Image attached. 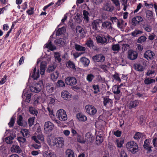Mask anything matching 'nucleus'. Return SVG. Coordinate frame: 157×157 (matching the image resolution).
Segmentation results:
<instances>
[{
  "instance_id": "f257e3e1",
  "label": "nucleus",
  "mask_w": 157,
  "mask_h": 157,
  "mask_svg": "<svg viewBox=\"0 0 157 157\" xmlns=\"http://www.w3.org/2000/svg\"><path fill=\"white\" fill-rule=\"evenodd\" d=\"M43 82L44 80L42 79L33 85L30 86V90L35 93L40 92L44 87Z\"/></svg>"
},
{
  "instance_id": "f03ea898",
  "label": "nucleus",
  "mask_w": 157,
  "mask_h": 157,
  "mask_svg": "<svg viewBox=\"0 0 157 157\" xmlns=\"http://www.w3.org/2000/svg\"><path fill=\"white\" fill-rule=\"evenodd\" d=\"M126 147L132 153H135L138 151V145L134 141H130L128 142L126 144Z\"/></svg>"
},
{
  "instance_id": "7ed1b4c3",
  "label": "nucleus",
  "mask_w": 157,
  "mask_h": 157,
  "mask_svg": "<svg viewBox=\"0 0 157 157\" xmlns=\"http://www.w3.org/2000/svg\"><path fill=\"white\" fill-rule=\"evenodd\" d=\"M53 143L54 145L59 148L62 147L64 145V139L62 137H58L55 138Z\"/></svg>"
},
{
  "instance_id": "20e7f679",
  "label": "nucleus",
  "mask_w": 157,
  "mask_h": 157,
  "mask_svg": "<svg viewBox=\"0 0 157 157\" xmlns=\"http://www.w3.org/2000/svg\"><path fill=\"white\" fill-rule=\"evenodd\" d=\"M57 116L58 119L61 121H65L67 119L66 112L63 109H60L57 111Z\"/></svg>"
},
{
  "instance_id": "39448f33",
  "label": "nucleus",
  "mask_w": 157,
  "mask_h": 157,
  "mask_svg": "<svg viewBox=\"0 0 157 157\" xmlns=\"http://www.w3.org/2000/svg\"><path fill=\"white\" fill-rule=\"evenodd\" d=\"M112 23L111 22L107 21H101V29L108 30L110 31L112 30Z\"/></svg>"
},
{
  "instance_id": "423d86ee",
  "label": "nucleus",
  "mask_w": 157,
  "mask_h": 157,
  "mask_svg": "<svg viewBox=\"0 0 157 157\" xmlns=\"http://www.w3.org/2000/svg\"><path fill=\"white\" fill-rule=\"evenodd\" d=\"M44 131L45 133L51 132L54 128V124L50 121H47L45 123Z\"/></svg>"
},
{
  "instance_id": "0eeeda50",
  "label": "nucleus",
  "mask_w": 157,
  "mask_h": 157,
  "mask_svg": "<svg viewBox=\"0 0 157 157\" xmlns=\"http://www.w3.org/2000/svg\"><path fill=\"white\" fill-rule=\"evenodd\" d=\"M155 53L150 50L146 51L144 53V57L148 61L154 59Z\"/></svg>"
},
{
  "instance_id": "6e6552de",
  "label": "nucleus",
  "mask_w": 157,
  "mask_h": 157,
  "mask_svg": "<svg viewBox=\"0 0 157 157\" xmlns=\"http://www.w3.org/2000/svg\"><path fill=\"white\" fill-rule=\"evenodd\" d=\"M86 112L90 115H94L97 112V110L93 105H87L85 106Z\"/></svg>"
},
{
  "instance_id": "1a4fd4ad",
  "label": "nucleus",
  "mask_w": 157,
  "mask_h": 157,
  "mask_svg": "<svg viewBox=\"0 0 157 157\" xmlns=\"http://www.w3.org/2000/svg\"><path fill=\"white\" fill-rule=\"evenodd\" d=\"M101 21L98 19L94 20L92 23V27L93 29L96 30L101 29Z\"/></svg>"
},
{
  "instance_id": "9d476101",
  "label": "nucleus",
  "mask_w": 157,
  "mask_h": 157,
  "mask_svg": "<svg viewBox=\"0 0 157 157\" xmlns=\"http://www.w3.org/2000/svg\"><path fill=\"white\" fill-rule=\"evenodd\" d=\"M65 82L68 85L74 86L77 83V80L75 77H69L65 79Z\"/></svg>"
},
{
  "instance_id": "9b49d317",
  "label": "nucleus",
  "mask_w": 157,
  "mask_h": 157,
  "mask_svg": "<svg viewBox=\"0 0 157 157\" xmlns=\"http://www.w3.org/2000/svg\"><path fill=\"white\" fill-rule=\"evenodd\" d=\"M128 58L129 59L134 60L137 58L138 53L136 51L130 50L128 51Z\"/></svg>"
},
{
  "instance_id": "f8f14e48",
  "label": "nucleus",
  "mask_w": 157,
  "mask_h": 157,
  "mask_svg": "<svg viewBox=\"0 0 157 157\" xmlns=\"http://www.w3.org/2000/svg\"><path fill=\"white\" fill-rule=\"evenodd\" d=\"M145 13L146 14V18L148 21L151 22L155 20V18L153 15V12L152 11L147 10Z\"/></svg>"
},
{
  "instance_id": "ddd939ff",
  "label": "nucleus",
  "mask_w": 157,
  "mask_h": 157,
  "mask_svg": "<svg viewBox=\"0 0 157 157\" xmlns=\"http://www.w3.org/2000/svg\"><path fill=\"white\" fill-rule=\"evenodd\" d=\"M143 18L141 16H137L133 17L132 20V24L134 26H136L138 25L139 23L142 21Z\"/></svg>"
},
{
  "instance_id": "4468645a",
  "label": "nucleus",
  "mask_w": 157,
  "mask_h": 157,
  "mask_svg": "<svg viewBox=\"0 0 157 157\" xmlns=\"http://www.w3.org/2000/svg\"><path fill=\"white\" fill-rule=\"evenodd\" d=\"M93 59L95 62H103L105 60V57L102 55H96L93 57Z\"/></svg>"
},
{
  "instance_id": "2eb2a0df",
  "label": "nucleus",
  "mask_w": 157,
  "mask_h": 157,
  "mask_svg": "<svg viewBox=\"0 0 157 157\" xmlns=\"http://www.w3.org/2000/svg\"><path fill=\"white\" fill-rule=\"evenodd\" d=\"M150 143L149 142V140L148 139H146L144 141L143 147L144 149H145L147 151L149 152H151L152 151L151 148L153 147L150 146Z\"/></svg>"
},
{
  "instance_id": "dca6fc26",
  "label": "nucleus",
  "mask_w": 157,
  "mask_h": 157,
  "mask_svg": "<svg viewBox=\"0 0 157 157\" xmlns=\"http://www.w3.org/2000/svg\"><path fill=\"white\" fill-rule=\"evenodd\" d=\"M103 103L105 106L111 107L112 106L113 101L112 100L109 99L108 97H105L104 98Z\"/></svg>"
},
{
  "instance_id": "f3484780",
  "label": "nucleus",
  "mask_w": 157,
  "mask_h": 157,
  "mask_svg": "<svg viewBox=\"0 0 157 157\" xmlns=\"http://www.w3.org/2000/svg\"><path fill=\"white\" fill-rule=\"evenodd\" d=\"M32 74L31 77L34 80L36 79L39 77V70L38 69L37 71L36 67H34L33 70L32 72Z\"/></svg>"
},
{
  "instance_id": "a211bd4d",
  "label": "nucleus",
  "mask_w": 157,
  "mask_h": 157,
  "mask_svg": "<svg viewBox=\"0 0 157 157\" xmlns=\"http://www.w3.org/2000/svg\"><path fill=\"white\" fill-rule=\"evenodd\" d=\"M61 96L66 100H70L71 98V94L67 90H63L61 93Z\"/></svg>"
},
{
  "instance_id": "6ab92c4d",
  "label": "nucleus",
  "mask_w": 157,
  "mask_h": 157,
  "mask_svg": "<svg viewBox=\"0 0 157 157\" xmlns=\"http://www.w3.org/2000/svg\"><path fill=\"white\" fill-rule=\"evenodd\" d=\"M103 10L111 12L114 10V8L108 3H106L104 4L102 8Z\"/></svg>"
},
{
  "instance_id": "aec40b11",
  "label": "nucleus",
  "mask_w": 157,
  "mask_h": 157,
  "mask_svg": "<svg viewBox=\"0 0 157 157\" xmlns=\"http://www.w3.org/2000/svg\"><path fill=\"white\" fill-rule=\"evenodd\" d=\"M32 139L36 143L34 144H33L32 146L36 149H38L41 147V144L40 141L37 140L36 137L35 136H32Z\"/></svg>"
},
{
  "instance_id": "412c9836",
  "label": "nucleus",
  "mask_w": 157,
  "mask_h": 157,
  "mask_svg": "<svg viewBox=\"0 0 157 157\" xmlns=\"http://www.w3.org/2000/svg\"><path fill=\"white\" fill-rule=\"evenodd\" d=\"M96 38L98 42L99 43L104 44L107 43V38L103 36H98Z\"/></svg>"
},
{
  "instance_id": "4be33fe9",
  "label": "nucleus",
  "mask_w": 157,
  "mask_h": 157,
  "mask_svg": "<svg viewBox=\"0 0 157 157\" xmlns=\"http://www.w3.org/2000/svg\"><path fill=\"white\" fill-rule=\"evenodd\" d=\"M11 151L13 152L20 153L22 151L19 146L17 145H14L11 148Z\"/></svg>"
},
{
  "instance_id": "5701e85b",
  "label": "nucleus",
  "mask_w": 157,
  "mask_h": 157,
  "mask_svg": "<svg viewBox=\"0 0 157 157\" xmlns=\"http://www.w3.org/2000/svg\"><path fill=\"white\" fill-rule=\"evenodd\" d=\"M25 91L23 92V94L22 95V98H25V100L26 102L29 103L30 101V99L31 96V94L29 93L28 92H25Z\"/></svg>"
},
{
  "instance_id": "b1692460",
  "label": "nucleus",
  "mask_w": 157,
  "mask_h": 157,
  "mask_svg": "<svg viewBox=\"0 0 157 157\" xmlns=\"http://www.w3.org/2000/svg\"><path fill=\"white\" fill-rule=\"evenodd\" d=\"M46 63L45 62H42L40 65V74L41 75H44L45 71L46 66Z\"/></svg>"
},
{
  "instance_id": "393cba45",
  "label": "nucleus",
  "mask_w": 157,
  "mask_h": 157,
  "mask_svg": "<svg viewBox=\"0 0 157 157\" xmlns=\"http://www.w3.org/2000/svg\"><path fill=\"white\" fill-rule=\"evenodd\" d=\"M134 68L136 71L141 72L144 71V67L140 63H136L134 65Z\"/></svg>"
},
{
  "instance_id": "a878e982",
  "label": "nucleus",
  "mask_w": 157,
  "mask_h": 157,
  "mask_svg": "<svg viewBox=\"0 0 157 157\" xmlns=\"http://www.w3.org/2000/svg\"><path fill=\"white\" fill-rule=\"evenodd\" d=\"M76 117L79 121H85L87 120L86 117L81 113H78L77 114Z\"/></svg>"
},
{
  "instance_id": "bb28decb",
  "label": "nucleus",
  "mask_w": 157,
  "mask_h": 157,
  "mask_svg": "<svg viewBox=\"0 0 157 157\" xmlns=\"http://www.w3.org/2000/svg\"><path fill=\"white\" fill-rule=\"evenodd\" d=\"M80 61L85 67L88 66L90 62L89 60L85 57H82L81 58Z\"/></svg>"
},
{
  "instance_id": "cd10ccee",
  "label": "nucleus",
  "mask_w": 157,
  "mask_h": 157,
  "mask_svg": "<svg viewBox=\"0 0 157 157\" xmlns=\"http://www.w3.org/2000/svg\"><path fill=\"white\" fill-rule=\"evenodd\" d=\"M54 155H55L54 153L50 150H48L45 151L44 152V157H52Z\"/></svg>"
},
{
  "instance_id": "c85d7f7f",
  "label": "nucleus",
  "mask_w": 157,
  "mask_h": 157,
  "mask_svg": "<svg viewBox=\"0 0 157 157\" xmlns=\"http://www.w3.org/2000/svg\"><path fill=\"white\" fill-rule=\"evenodd\" d=\"M45 46V48H48L52 51H53L56 49V47L52 44V42L50 40H49L48 43L46 44Z\"/></svg>"
},
{
  "instance_id": "c756f323",
  "label": "nucleus",
  "mask_w": 157,
  "mask_h": 157,
  "mask_svg": "<svg viewBox=\"0 0 157 157\" xmlns=\"http://www.w3.org/2000/svg\"><path fill=\"white\" fill-rule=\"evenodd\" d=\"M139 104L138 100H135L133 101H131L129 104L130 109L134 108L138 105Z\"/></svg>"
},
{
  "instance_id": "7c9ffc66",
  "label": "nucleus",
  "mask_w": 157,
  "mask_h": 157,
  "mask_svg": "<svg viewBox=\"0 0 157 157\" xmlns=\"http://www.w3.org/2000/svg\"><path fill=\"white\" fill-rule=\"evenodd\" d=\"M66 66L68 68H71L73 71H76L75 64L73 62L71 61L67 62V63Z\"/></svg>"
},
{
  "instance_id": "2f4dec72",
  "label": "nucleus",
  "mask_w": 157,
  "mask_h": 157,
  "mask_svg": "<svg viewBox=\"0 0 157 157\" xmlns=\"http://www.w3.org/2000/svg\"><path fill=\"white\" fill-rule=\"evenodd\" d=\"M65 153L66 157H75L74 151L70 149H67Z\"/></svg>"
},
{
  "instance_id": "473e14b6",
  "label": "nucleus",
  "mask_w": 157,
  "mask_h": 157,
  "mask_svg": "<svg viewBox=\"0 0 157 157\" xmlns=\"http://www.w3.org/2000/svg\"><path fill=\"white\" fill-rule=\"evenodd\" d=\"M54 43L57 45L62 46H64L65 44L63 39L61 38L55 40Z\"/></svg>"
},
{
  "instance_id": "72a5a7b5",
  "label": "nucleus",
  "mask_w": 157,
  "mask_h": 157,
  "mask_svg": "<svg viewBox=\"0 0 157 157\" xmlns=\"http://www.w3.org/2000/svg\"><path fill=\"white\" fill-rule=\"evenodd\" d=\"M16 136L15 135H13L5 138V140L6 143L10 144L13 143V140Z\"/></svg>"
},
{
  "instance_id": "f704fd0d",
  "label": "nucleus",
  "mask_w": 157,
  "mask_h": 157,
  "mask_svg": "<svg viewBox=\"0 0 157 157\" xmlns=\"http://www.w3.org/2000/svg\"><path fill=\"white\" fill-rule=\"evenodd\" d=\"M121 87V85L115 86L113 89V92L115 94H117L121 93L120 88Z\"/></svg>"
},
{
  "instance_id": "c9c22d12",
  "label": "nucleus",
  "mask_w": 157,
  "mask_h": 157,
  "mask_svg": "<svg viewBox=\"0 0 157 157\" xmlns=\"http://www.w3.org/2000/svg\"><path fill=\"white\" fill-rule=\"evenodd\" d=\"M21 132L24 137H28L29 136V130L26 129H22L21 131Z\"/></svg>"
},
{
  "instance_id": "e433bc0d",
  "label": "nucleus",
  "mask_w": 157,
  "mask_h": 157,
  "mask_svg": "<svg viewBox=\"0 0 157 157\" xmlns=\"http://www.w3.org/2000/svg\"><path fill=\"white\" fill-rule=\"evenodd\" d=\"M46 89L48 92L51 93L53 91L54 88L51 84L48 83L46 84Z\"/></svg>"
},
{
  "instance_id": "4c0bfd02",
  "label": "nucleus",
  "mask_w": 157,
  "mask_h": 157,
  "mask_svg": "<svg viewBox=\"0 0 157 157\" xmlns=\"http://www.w3.org/2000/svg\"><path fill=\"white\" fill-rule=\"evenodd\" d=\"M76 32L78 33H80L83 35L85 32L84 29L81 26H77L76 28Z\"/></svg>"
},
{
  "instance_id": "58836bf2",
  "label": "nucleus",
  "mask_w": 157,
  "mask_h": 157,
  "mask_svg": "<svg viewBox=\"0 0 157 157\" xmlns=\"http://www.w3.org/2000/svg\"><path fill=\"white\" fill-rule=\"evenodd\" d=\"M143 28L145 31L148 32H150L152 30L151 26L148 24L143 25Z\"/></svg>"
},
{
  "instance_id": "ea45409f",
  "label": "nucleus",
  "mask_w": 157,
  "mask_h": 157,
  "mask_svg": "<svg viewBox=\"0 0 157 157\" xmlns=\"http://www.w3.org/2000/svg\"><path fill=\"white\" fill-rule=\"evenodd\" d=\"M75 49L77 51H84L86 50V48L85 47L76 44L75 45Z\"/></svg>"
},
{
  "instance_id": "a19ab883",
  "label": "nucleus",
  "mask_w": 157,
  "mask_h": 157,
  "mask_svg": "<svg viewBox=\"0 0 157 157\" xmlns=\"http://www.w3.org/2000/svg\"><path fill=\"white\" fill-rule=\"evenodd\" d=\"M65 29L64 27H62L61 28H59L56 32V35L57 36H59L63 33L65 32Z\"/></svg>"
},
{
  "instance_id": "79ce46f5",
  "label": "nucleus",
  "mask_w": 157,
  "mask_h": 157,
  "mask_svg": "<svg viewBox=\"0 0 157 157\" xmlns=\"http://www.w3.org/2000/svg\"><path fill=\"white\" fill-rule=\"evenodd\" d=\"M59 73L57 71H56L55 73H53L51 75V78L53 81H56L58 78Z\"/></svg>"
},
{
  "instance_id": "37998d69",
  "label": "nucleus",
  "mask_w": 157,
  "mask_h": 157,
  "mask_svg": "<svg viewBox=\"0 0 157 157\" xmlns=\"http://www.w3.org/2000/svg\"><path fill=\"white\" fill-rule=\"evenodd\" d=\"M120 2L122 3V5L124 6L123 10L125 11L126 10L128 6L127 4L128 0H119Z\"/></svg>"
},
{
  "instance_id": "c03bdc74",
  "label": "nucleus",
  "mask_w": 157,
  "mask_h": 157,
  "mask_svg": "<svg viewBox=\"0 0 157 157\" xmlns=\"http://www.w3.org/2000/svg\"><path fill=\"white\" fill-rule=\"evenodd\" d=\"M83 15L84 19L87 21H88L89 20V13L87 11L84 10L83 12Z\"/></svg>"
},
{
  "instance_id": "a18cd8bd",
  "label": "nucleus",
  "mask_w": 157,
  "mask_h": 157,
  "mask_svg": "<svg viewBox=\"0 0 157 157\" xmlns=\"http://www.w3.org/2000/svg\"><path fill=\"white\" fill-rule=\"evenodd\" d=\"M86 44L89 48L93 47L94 46L93 41L90 39L87 40Z\"/></svg>"
},
{
  "instance_id": "49530a36",
  "label": "nucleus",
  "mask_w": 157,
  "mask_h": 157,
  "mask_svg": "<svg viewBox=\"0 0 157 157\" xmlns=\"http://www.w3.org/2000/svg\"><path fill=\"white\" fill-rule=\"evenodd\" d=\"M35 136L37 138V140L39 141H40L43 142L44 141V138L43 135L41 133H39L36 136Z\"/></svg>"
},
{
  "instance_id": "de8ad7c7",
  "label": "nucleus",
  "mask_w": 157,
  "mask_h": 157,
  "mask_svg": "<svg viewBox=\"0 0 157 157\" xmlns=\"http://www.w3.org/2000/svg\"><path fill=\"white\" fill-rule=\"evenodd\" d=\"M143 33V32L142 31L139 30H136L134 32H132L131 34L132 36H137L138 35L141 34Z\"/></svg>"
},
{
  "instance_id": "09e8293b",
  "label": "nucleus",
  "mask_w": 157,
  "mask_h": 157,
  "mask_svg": "<svg viewBox=\"0 0 157 157\" xmlns=\"http://www.w3.org/2000/svg\"><path fill=\"white\" fill-rule=\"evenodd\" d=\"M155 82V80L148 78H146L144 80V83L147 85L151 84L152 83Z\"/></svg>"
},
{
  "instance_id": "8fccbe9b",
  "label": "nucleus",
  "mask_w": 157,
  "mask_h": 157,
  "mask_svg": "<svg viewBox=\"0 0 157 157\" xmlns=\"http://www.w3.org/2000/svg\"><path fill=\"white\" fill-rule=\"evenodd\" d=\"M29 111L30 113L34 115H37L38 113L37 111L33 107H30L29 108Z\"/></svg>"
},
{
  "instance_id": "3c124183",
  "label": "nucleus",
  "mask_w": 157,
  "mask_h": 157,
  "mask_svg": "<svg viewBox=\"0 0 157 157\" xmlns=\"http://www.w3.org/2000/svg\"><path fill=\"white\" fill-rule=\"evenodd\" d=\"M94 78V76L92 74H89L86 77V79L89 82H91Z\"/></svg>"
},
{
  "instance_id": "603ef678",
  "label": "nucleus",
  "mask_w": 157,
  "mask_h": 157,
  "mask_svg": "<svg viewBox=\"0 0 157 157\" xmlns=\"http://www.w3.org/2000/svg\"><path fill=\"white\" fill-rule=\"evenodd\" d=\"M56 66L55 65H50L48 68L47 71L48 72H51L56 69Z\"/></svg>"
},
{
  "instance_id": "864d4df0",
  "label": "nucleus",
  "mask_w": 157,
  "mask_h": 157,
  "mask_svg": "<svg viewBox=\"0 0 157 157\" xmlns=\"http://www.w3.org/2000/svg\"><path fill=\"white\" fill-rule=\"evenodd\" d=\"M23 118L21 115H20L19 117L17 118V123L18 124L21 126H23L22 122Z\"/></svg>"
},
{
  "instance_id": "5fc2aeb1",
  "label": "nucleus",
  "mask_w": 157,
  "mask_h": 157,
  "mask_svg": "<svg viewBox=\"0 0 157 157\" xmlns=\"http://www.w3.org/2000/svg\"><path fill=\"white\" fill-rule=\"evenodd\" d=\"M147 37L144 36H142L140 37L137 40V42L138 43H142L145 41Z\"/></svg>"
},
{
  "instance_id": "6e6d98bb",
  "label": "nucleus",
  "mask_w": 157,
  "mask_h": 157,
  "mask_svg": "<svg viewBox=\"0 0 157 157\" xmlns=\"http://www.w3.org/2000/svg\"><path fill=\"white\" fill-rule=\"evenodd\" d=\"M15 120V118L14 117H12L11 118L10 122L8 124L9 127H11L13 126Z\"/></svg>"
},
{
  "instance_id": "4d7b16f0",
  "label": "nucleus",
  "mask_w": 157,
  "mask_h": 157,
  "mask_svg": "<svg viewBox=\"0 0 157 157\" xmlns=\"http://www.w3.org/2000/svg\"><path fill=\"white\" fill-rule=\"evenodd\" d=\"M77 137V140L79 142L82 144H84L86 141L84 139L82 136L78 135Z\"/></svg>"
},
{
  "instance_id": "13d9d810",
  "label": "nucleus",
  "mask_w": 157,
  "mask_h": 157,
  "mask_svg": "<svg viewBox=\"0 0 157 157\" xmlns=\"http://www.w3.org/2000/svg\"><path fill=\"white\" fill-rule=\"evenodd\" d=\"M56 86L57 87H63L65 86V84L64 82L62 80H59L56 83Z\"/></svg>"
},
{
  "instance_id": "bf43d9fd",
  "label": "nucleus",
  "mask_w": 157,
  "mask_h": 157,
  "mask_svg": "<svg viewBox=\"0 0 157 157\" xmlns=\"http://www.w3.org/2000/svg\"><path fill=\"white\" fill-rule=\"evenodd\" d=\"M55 57L56 60H57L59 62H61V59L60 58V56L59 53L57 52L55 53Z\"/></svg>"
},
{
  "instance_id": "052dcab7",
  "label": "nucleus",
  "mask_w": 157,
  "mask_h": 157,
  "mask_svg": "<svg viewBox=\"0 0 157 157\" xmlns=\"http://www.w3.org/2000/svg\"><path fill=\"white\" fill-rule=\"evenodd\" d=\"M112 48L113 51H118L120 50V47L119 44H117L113 45Z\"/></svg>"
},
{
  "instance_id": "680f3d73",
  "label": "nucleus",
  "mask_w": 157,
  "mask_h": 157,
  "mask_svg": "<svg viewBox=\"0 0 157 157\" xmlns=\"http://www.w3.org/2000/svg\"><path fill=\"white\" fill-rule=\"evenodd\" d=\"M142 136V134L140 132H137L136 133L134 136V138L136 140H138Z\"/></svg>"
},
{
  "instance_id": "e2e57ef3",
  "label": "nucleus",
  "mask_w": 157,
  "mask_h": 157,
  "mask_svg": "<svg viewBox=\"0 0 157 157\" xmlns=\"http://www.w3.org/2000/svg\"><path fill=\"white\" fill-rule=\"evenodd\" d=\"M24 137H18L17 139L20 144L24 143L26 141V139Z\"/></svg>"
},
{
  "instance_id": "0e129e2a",
  "label": "nucleus",
  "mask_w": 157,
  "mask_h": 157,
  "mask_svg": "<svg viewBox=\"0 0 157 157\" xmlns=\"http://www.w3.org/2000/svg\"><path fill=\"white\" fill-rule=\"evenodd\" d=\"M93 87L94 90V93L97 94L99 91V86L98 85H93Z\"/></svg>"
},
{
  "instance_id": "69168bd1",
  "label": "nucleus",
  "mask_w": 157,
  "mask_h": 157,
  "mask_svg": "<svg viewBox=\"0 0 157 157\" xmlns=\"http://www.w3.org/2000/svg\"><path fill=\"white\" fill-rule=\"evenodd\" d=\"M34 117L30 118L28 120L29 124V126H32L34 124Z\"/></svg>"
},
{
  "instance_id": "338daca9",
  "label": "nucleus",
  "mask_w": 157,
  "mask_h": 157,
  "mask_svg": "<svg viewBox=\"0 0 157 157\" xmlns=\"http://www.w3.org/2000/svg\"><path fill=\"white\" fill-rule=\"evenodd\" d=\"M123 21L122 20H119L117 23L118 27L119 28H122V25L123 24Z\"/></svg>"
},
{
  "instance_id": "774afa93",
  "label": "nucleus",
  "mask_w": 157,
  "mask_h": 157,
  "mask_svg": "<svg viewBox=\"0 0 157 157\" xmlns=\"http://www.w3.org/2000/svg\"><path fill=\"white\" fill-rule=\"evenodd\" d=\"M121 132L119 130H117L113 132V134L117 137H120L121 136Z\"/></svg>"
}]
</instances>
